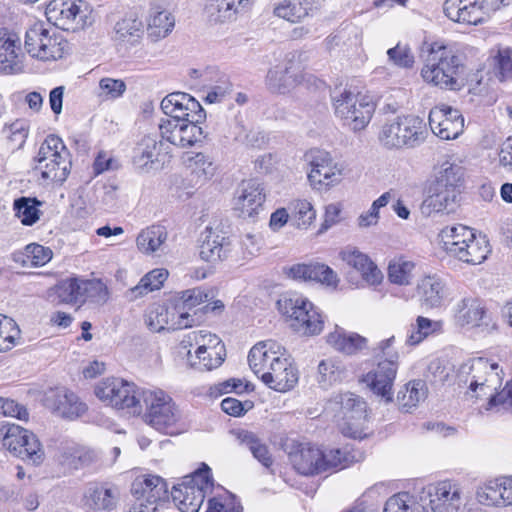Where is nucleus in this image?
Listing matches in <instances>:
<instances>
[{"label":"nucleus","instance_id":"nucleus-41","mask_svg":"<svg viewBox=\"0 0 512 512\" xmlns=\"http://www.w3.org/2000/svg\"><path fill=\"white\" fill-rule=\"evenodd\" d=\"M490 253L489 243L485 237L479 236L470 239L469 242L464 244L463 248L457 250L453 257L458 258L460 261L468 264L482 263Z\"/></svg>","mask_w":512,"mask_h":512},{"label":"nucleus","instance_id":"nucleus-55","mask_svg":"<svg viewBox=\"0 0 512 512\" xmlns=\"http://www.w3.org/2000/svg\"><path fill=\"white\" fill-rule=\"evenodd\" d=\"M20 333L17 323L12 318L0 315V352L15 347L20 340Z\"/></svg>","mask_w":512,"mask_h":512},{"label":"nucleus","instance_id":"nucleus-35","mask_svg":"<svg viewBox=\"0 0 512 512\" xmlns=\"http://www.w3.org/2000/svg\"><path fill=\"white\" fill-rule=\"evenodd\" d=\"M442 248L451 256L457 253V250L464 247V244L474 238L473 230L465 225L457 224L447 226L439 233Z\"/></svg>","mask_w":512,"mask_h":512},{"label":"nucleus","instance_id":"nucleus-24","mask_svg":"<svg viewBox=\"0 0 512 512\" xmlns=\"http://www.w3.org/2000/svg\"><path fill=\"white\" fill-rule=\"evenodd\" d=\"M265 201L264 187L257 179L243 181L236 198L234 209L239 216L251 218L259 213Z\"/></svg>","mask_w":512,"mask_h":512},{"label":"nucleus","instance_id":"nucleus-33","mask_svg":"<svg viewBox=\"0 0 512 512\" xmlns=\"http://www.w3.org/2000/svg\"><path fill=\"white\" fill-rule=\"evenodd\" d=\"M192 76L201 78L203 84L207 82H215L216 85L212 86L206 95V101L209 103H217L224 99V97L231 91V84L226 75L220 73L218 70L208 67L203 71L193 70Z\"/></svg>","mask_w":512,"mask_h":512},{"label":"nucleus","instance_id":"nucleus-3","mask_svg":"<svg viewBox=\"0 0 512 512\" xmlns=\"http://www.w3.org/2000/svg\"><path fill=\"white\" fill-rule=\"evenodd\" d=\"M293 467L303 475H315L323 472H334L349 466L355 457L346 449H326L309 444H301L289 453Z\"/></svg>","mask_w":512,"mask_h":512},{"label":"nucleus","instance_id":"nucleus-18","mask_svg":"<svg viewBox=\"0 0 512 512\" xmlns=\"http://www.w3.org/2000/svg\"><path fill=\"white\" fill-rule=\"evenodd\" d=\"M304 80L300 65L295 61V54H289L282 63L270 68L265 83L269 91L286 94Z\"/></svg>","mask_w":512,"mask_h":512},{"label":"nucleus","instance_id":"nucleus-63","mask_svg":"<svg viewBox=\"0 0 512 512\" xmlns=\"http://www.w3.org/2000/svg\"><path fill=\"white\" fill-rule=\"evenodd\" d=\"M389 62L400 68H411L414 64V56L407 45L397 44L387 50Z\"/></svg>","mask_w":512,"mask_h":512},{"label":"nucleus","instance_id":"nucleus-22","mask_svg":"<svg viewBox=\"0 0 512 512\" xmlns=\"http://www.w3.org/2000/svg\"><path fill=\"white\" fill-rule=\"evenodd\" d=\"M21 39L17 33L0 28V72L15 74L22 70Z\"/></svg>","mask_w":512,"mask_h":512},{"label":"nucleus","instance_id":"nucleus-1","mask_svg":"<svg viewBox=\"0 0 512 512\" xmlns=\"http://www.w3.org/2000/svg\"><path fill=\"white\" fill-rule=\"evenodd\" d=\"M503 371L497 362L487 358H473L462 363L456 374L460 387L466 388V395L475 399H487L502 385Z\"/></svg>","mask_w":512,"mask_h":512},{"label":"nucleus","instance_id":"nucleus-44","mask_svg":"<svg viewBox=\"0 0 512 512\" xmlns=\"http://www.w3.org/2000/svg\"><path fill=\"white\" fill-rule=\"evenodd\" d=\"M416 265L401 256L392 259L388 266V279L397 285H410L415 277Z\"/></svg>","mask_w":512,"mask_h":512},{"label":"nucleus","instance_id":"nucleus-37","mask_svg":"<svg viewBox=\"0 0 512 512\" xmlns=\"http://www.w3.org/2000/svg\"><path fill=\"white\" fill-rule=\"evenodd\" d=\"M327 343L337 351L351 355L364 349L367 340L357 333H347L336 326L335 331L328 334Z\"/></svg>","mask_w":512,"mask_h":512},{"label":"nucleus","instance_id":"nucleus-19","mask_svg":"<svg viewBox=\"0 0 512 512\" xmlns=\"http://www.w3.org/2000/svg\"><path fill=\"white\" fill-rule=\"evenodd\" d=\"M200 123L181 120H163L159 124L162 139L179 148L197 146L206 138Z\"/></svg>","mask_w":512,"mask_h":512},{"label":"nucleus","instance_id":"nucleus-15","mask_svg":"<svg viewBox=\"0 0 512 512\" xmlns=\"http://www.w3.org/2000/svg\"><path fill=\"white\" fill-rule=\"evenodd\" d=\"M2 446L11 454L33 465L44 460V450L35 434L18 425H10L2 438Z\"/></svg>","mask_w":512,"mask_h":512},{"label":"nucleus","instance_id":"nucleus-9","mask_svg":"<svg viewBox=\"0 0 512 512\" xmlns=\"http://www.w3.org/2000/svg\"><path fill=\"white\" fill-rule=\"evenodd\" d=\"M212 487L211 470L204 464L203 468L186 476L181 483L175 485L171 496L181 512H198L203 504L206 493L211 491Z\"/></svg>","mask_w":512,"mask_h":512},{"label":"nucleus","instance_id":"nucleus-57","mask_svg":"<svg viewBox=\"0 0 512 512\" xmlns=\"http://www.w3.org/2000/svg\"><path fill=\"white\" fill-rule=\"evenodd\" d=\"M185 162L188 167L193 169V172L205 180L212 178L217 169L213 161L203 153L188 156Z\"/></svg>","mask_w":512,"mask_h":512},{"label":"nucleus","instance_id":"nucleus-46","mask_svg":"<svg viewBox=\"0 0 512 512\" xmlns=\"http://www.w3.org/2000/svg\"><path fill=\"white\" fill-rule=\"evenodd\" d=\"M118 490L106 485L95 486L89 489L87 504L95 510L112 509L117 500Z\"/></svg>","mask_w":512,"mask_h":512},{"label":"nucleus","instance_id":"nucleus-16","mask_svg":"<svg viewBox=\"0 0 512 512\" xmlns=\"http://www.w3.org/2000/svg\"><path fill=\"white\" fill-rule=\"evenodd\" d=\"M95 395L102 402L117 409H141V391L134 383L122 379H104L96 385Z\"/></svg>","mask_w":512,"mask_h":512},{"label":"nucleus","instance_id":"nucleus-17","mask_svg":"<svg viewBox=\"0 0 512 512\" xmlns=\"http://www.w3.org/2000/svg\"><path fill=\"white\" fill-rule=\"evenodd\" d=\"M145 322L152 332L180 330L196 324L194 315L189 312L176 311L173 305L164 304L152 305L146 313Z\"/></svg>","mask_w":512,"mask_h":512},{"label":"nucleus","instance_id":"nucleus-36","mask_svg":"<svg viewBox=\"0 0 512 512\" xmlns=\"http://www.w3.org/2000/svg\"><path fill=\"white\" fill-rule=\"evenodd\" d=\"M53 256L50 248L37 243H30L23 250L15 251L12 259L22 267H42L47 264Z\"/></svg>","mask_w":512,"mask_h":512},{"label":"nucleus","instance_id":"nucleus-59","mask_svg":"<svg viewBox=\"0 0 512 512\" xmlns=\"http://www.w3.org/2000/svg\"><path fill=\"white\" fill-rule=\"evenodd\" d=\"M494 72L500 81L512 79V50L499 49L494 57Z\"/></svg>","mask_w":512,"mask_h":512},{"label":"nucleus","instance_id":"nucleus-40","mask_svg":"<svg viewBox=\"0 0 512 512\" xmlns=\"http://www.w3.org/2000/svg\"><path fill=\"white\" fill-rule=\"evenodd\" d=\"M167 237L168 233L164 226L152 225L139 233L136 244L142 253L150 255L161 249Z\"/></svg>","mask_w":512,"mask_h":512},{"label":"nucleus","instance_id":"nucleus-14","mask_svg":"<svg viewBox=\"0 0 512 512\" xmlns=\"http://www.w3.org/2000/svg\"><path fill=\"white\" fill-rule=\"evenodd\" d=\"M464 504L462 488L451 480L429 485L419 496V505L423 512H454Z\"/></svg>","mask_w":512,"mask_h":512},{"label":"nucleus","instance_id":"nucleus-7","mask_svg":"<svg viewBox=\"0 0 512 512\" xmlns=\"http://www.w3.org/2000/svg\"><path fill=\"white\" fill-rule=\"evenodd\" d=\"M35 169L44 180L63 183L71 170L70 152L61 138L49 135L40 145L35 157Z\"/></svg>","mask_w":512,"mask_h":512},{"label":"nucleus","instance_id":"nucleus-5","mask_svg":"<svg viewBox=\"0 0 512 512\" xmlns=\"http://www.w3.org/2000/svg\"><path fill=\"white\" fill-rule=\"evenodd\" d=\"M428 136L425 121L415 115L396 116L387 120L379 133V141L386 148H415Z\"/></svg>","mask_w":512,"mask_h":512},{"label":"nucleus","instance_id":"nucleus-60","mask_svg":"<svg viewBox=\"0 0 512 512\" xmlns=\"http://www.w3.org/2000/svg\"><path fill=\"white\" fill-rule=\"evenodd\" d=\"M292 205V214L297 227L301 229L309 227L316 217L312 204L307 200H297Z\"/></svg>","mask_w":512,"mask_h":512},{"label":"nucleus","instance_id":"nucleus-50","mask_svg":"<svg viewBox=\"0 0 512 512\" xmlns=\"http://www.w3.org/2000/svg\"><path fill=\"white\" fill-rule=\"evenodd\" d=\"M41 202L36 198L20 197L14 201L15 215L25 226H32L40 218L39 206Z\"/></svg>","mask_w":512,"mask_h":512},{"label":"nucleus","instance_id":"nucleus-39","mask_svg":"<svg viewBox=\"0 0 512 512\" xmlns=\"http://www.w3.org/2000/svg\"><path fill=\"white\" fill-rule=\"evenodd\" d=\"M419 295L423 304L434 308L442 305L446 298L445 283L436 276H427L418 285Z\"/></svg>","mask_w":512,"mask_h":512},{"label":"nucleus","instance_id":"nucleus-2","mask_svg":"<svg viewBox=\"0 0 512 512\" xmlns=\"http://www.w3.org/2000/svg\"><path fill=\"white\" fill-rule=\"evenodd\" d=\"M461 68V58L452 47L434 42L428 50L421 76L427 83L456 90L460 87L458 76Z\"/></svg>","mask_w":512,"mask_h":512},{"label":"nucleus","instance_id":"nucleus-21","mask_svg":"<svg viewBox=\"0 0 512 512\" xmlns=\"http://www.w3.org/2000/svg\"><path fill=\"white\" fill-rule=\"evenodd\" d=\"M286 355V350L274 340H266L254 345L248 355L249 366L261 380L263 374L270 371L276 361Z\"/></svg>","mask_w":512,"mask_h":512},{"label":"nucleus","instance_id":"nucleus-53","mask_svg":"<svg viewBox=\"0 0 512 512\" xmlns=\"http://www.w3.org/2000/svg\"><path fill=\"white\" fill-rule=\"evenodd\" d=\"M342 168L335 164L333 161L321 166L320 169H315L308 173V179L313 186L317 185H333L338 183L342 177Z\"/></svg>","mask_w":512,"mask_h":512},{"label":"nucleus","instance_id":"nucleus-62","mask_svg":"<svg viewBox=\"0 0 512 512\" xmlns=\"http://www.w3.org/2000/svg\"><path fill=\"white\" fill-rule=\"evenodd\" d=\"M5 133L9 143L11 144V148L20 149L23 147L28 137V125L24 120H17L6 128Z\"/></svg>","mask_w":512,"mask_h":512},{"label":"nucleus","instance_id":"nucleus-11","mask_svg":"<svg viewBox=\"0 0 512 512\" xmlns=\"http://www.w3.org/2000/svg\"><path fill=\"white\" fill-rule=\"evenodd\" d=\"M328 409L336 411L344 421L341 424L343 435L354 439H361L365 435L366 403L362 398L351 392L340 393L329 401Z\"/></svg>","mask_w":512,"mask_h":512},{"label":"nucleus","instance_id":"nucleus-8","mask_svg":"<svg viewBox=\"0 0 512 512\" xmlns=\"http://www.w3.org/2000/svg\"><path fill=\"white\" fill-rule=\"evenodd\" d=\"M395 337L391 336L378 344V356L383 357L377 367L368 372L363 381L378 396H381L386 402L392 400V388L398 369L399 354L393 349Z\"/></svg>","mask_w":512,"mask_h":512},{"label":"nucleus","instance_id":"nucleus-13","mask_svg":"<svg viewBox=\"0 0 512 512\" xmlns=\"http://www.w3.org/2000/svg\"><path fill=\"white\" fill-rule=\"evenodd\" d=\"M47 20L63 30H78L93 22L89 5L82 0H51L46 7Z\"/></svg>","mask_w":512,"mask_h":512},{"label":"nucleus","instance_id":"nucleus-54","mask_svg":"<svg viewBox=\"0 0 512 512\" xmlns=\"http://www.w3.org/2000/svg\"><path fill=\"white\" fill-rule=\"evenodd\" d=\"M190 94L184 92H174L170 93L166 97H164L161 101V109L162 111L171 117L170 120H181L183 121L184 117V108H186V102Z\"/></svg>","mask_w":512,"mask_h":512},{"label":"nucleus","instance_id":"nucleus-52","mask_svg":"<svg viewBox=\"0 0 512 512\" xmlns=\"http://www.w3.org/2000/svg\"><path fill=\"white\" fill-rule=\"evenodd\" d=\"M462 184V168L457 165L450 164L448 167L438 172L432 185L444 190H453L454 194L460 195Z\"/></svg>","mask_w":512,"mask_h":512},{"label":"nucleus","instance_id":"nucleus-30","mask_svg":"<svg viewBox=\"0 0 512 512\" xmlns=\"http://www.w3.org/2000/svg\"><path fill=\"white\" fill-rule=\"evenodd\" d=\"M47 400L54 412L63 418L74 419L86 411L85 404L77 395L65 388L56 389Z\"/></svg>","mask_w":512,"mask_h":512},{"label":"nucleus","instance_id":"nucleus-12","mask_svg":"<svg viewBox=\"0 0 512 512\" xmlns=\"http://www.w3.org/2000/svg\"><path fill=\"white\" fill-rule=\"evenodd\" d=\"M333 106L336 117L353 131L363 130L375 111V104L368 97L348 90L333 97Z\"/></svg>","mask_w":512,"mask_h":512},{"label":"nucleus","instance_id":"nucleus-10","mask_svg":"<svg viewBox=\"0 0 512 512\" xmlns=\"http://www.w3.org/2000/svg\"><path fill=\"white\" fill-rule=\"evenodd\" d=\"M25 48L30 56L43 61L61 59L68 52V42L43 22L34 23L25 33Z\"/></svg>","mask_w":512,"mask_h":512},{"label":"nucleus","instance_id":"nucleus-56","mask_svg":"<svg viewBox=\"0 0 512 512\" xmlns=\"http://www.w3.org/2000/svg\"><path fill=\"white\" fill-rule=\"evenodd\" d=\"M274 13L290 22H297L304 18L308 11L303 0H285L275 8Z\"/></svg>","mask_w":512,"mask_h":512},{"label":"nucleus","instance_id":"nucleus-28","mask_svg":"<svg viewBox=\"0 0 512 512\" xmlns=\"http://www.w3.org/2000/svg\"><path fill=\"white\" fill-rule=\"evenodd\" d=\"M341 259L350 267L361 273L363 279L370 285L379 284L383 275L370 258L355 247H346L340 252Z\"/></svg>","mask_w":512,"mask_h":512},{"label":"nucleus","instance_id":"nucleus-48","mask_svg":"<svg viewBox=\"0 0 512 512\" xmlns=\"http://www.w3.org/2000/svg\"><path fill=\"white\" fill-rule=\"evenodd\" d=\"M479 503L486 506L505 507V497L502 493V478L487 481L476 492Z\"/></svg>","mask_w":512,"mask_h":512},{"label":"nucleus","instance_id":"nucleus-38","mask_svg":"<svg viewBox=\"0 0 512 512\" xmlns=\"http://www.w3.org/2000/svg\"><path fill=\"white\" fill-rule=\"evenodd\" d=\"M226 357L225 346L210 347V350L196 348L195 356H191V351H188V360L190 366L199 371H211L217 369L222 365Z\"/></svg>","mask_w":512,"mask_h":512},{"label":"nucleus","instance_id":"nucleus-23","mask_svg":"<svg viewBox=\"0 0 512 512\" xmlns=\"http://www.w3.org/2000/svg\"><path fill=\"white\" fill-rule=\"evenodd\" d=\"M485 0H445L444 14L460 24L478 25L484 21Z\"/></svg>","mask_w":512,"mask_h":512},{"label":"nucleus","instance_id":"nucleus-20","mask_svg":"<svg viewBox=\"0 0 512 512\" xmlns=\"http://www.w3.org/2000/svg\"><path fill=\"white\" fill-rule=\"evenodd\" d=\"M429 125L437 137L452 140L462 134L464 118L457 109L441 104L430 110Z\"/></svg>","mask_w":512,"mask_h":512},{"label":"nucleus","instance_id":"nucleus-29","mask_svg":"<svg viewBox=\"0 0 512 512\" xmlns=\"http://www.w3.org/2000/svg\"><path fill=\"white\" fill-rule=\"evenodd\" d=\"M454 319L459 326L478 327L486 318V308L477 297H464L454 306Z\"/></svg>","mask_w":512,"mask_h":512},{"label":"nucleus","instance_id":"nucleus-42","mask_svg":"<svg viewBox=\"0 0 512 512\" xmlns=\"http://www.w3.org/2000/svg\"><path fill=\"white\" fill-rule=\"evenodd\" d=\"M427 397V386L422 380H413L407 383L403 389L398 392L397 400L401 410L410 412L421 401Z\"/></svg>","mask_w":512,"mask_h":512},{"label":"nucleus","instance_id":"nucleus-49","mask_svg":"<svg viewBox=\"0 0 512 512\" xmlns=\"http://www.w3.org/2000/svg\"><path fill=\"white\" fill-rule=\"evenodd\" d=\"M209 298V292L201 287H195L178 293L173 300V306L176 311L188 312L196 306L207 302Z\"/></svg>","mask_w":512,"mask_h":512},{"label":"nucleus","instance_id":"nucleus-27","mask_svg":"<svg viewBox=\"0 0 512 512\" xmlns=\"http://www.w3.org/2000/svg\"><path fill=\"white\" fill-rule=\"evenodd\" d=\"M251 4L252 0H207L204 12L210 23H224L248 11Z\"/></svg>","mask_w":512,"mask_h":512},{"label":"nucleus","instance_id":"nucleus-34","mask_svg":"<svg viewBox=\"0 0 512 512\" xmlns=\"http://www.w3.org/2000/svg\"><path fill=\"white\" fill-rule=\"evenodd\" d=\"M429 196L424 200L422 205L423 213L430 215L431 213L452 212L457 206L459 195L454 194L453 190L440 189L431 185Z\"/></svg>","mask_w":512,"mask_h":512},{"label":"nucleus","instance_id":"nucleus-25","mask_svg":"<svg viewBox=\"0 0 512 512\" xmlns=\"http://www.w3.org/2000/svg\"><path fill=\"white\" fill-rule=\"evenodd\" d=\"M231 252L232 244L230 239L215 232L212 228L206 227L200 239V258L205 262L215 264L228 259L231 256Z\"/></svg>","mask_w":512,"mask_h":512},{"label":"nucleus","instance_id":"nucleus-51","mask_svg":"<svg viewBox=\"0 0 512 512\" xmlns=\"http://www.w3.org/2000/svg\"><path fill=\"white\" fill-rule=\"evenodd\" d=\"M84 279L69 278L61 281L56 288L57 296L62 303L66 304H82Z\"/></svg>","mask_w":512,"mask_h":512},{"label":"nucleus","instance_id":"nucleus-32","mask_svg":"<svg viewBox=\"0 0 512 512\" xmlns=\"http://www.w3.org/2000/svg\"><path fill=\"white\" fill-rule=\"evenodd\" d=\"M166 483L156 475L137 477L131 486V493L136 497L137 502L155 503L166 493Z\"/></svg>","mask_w":512,"mask_h":512},{"label":"nucleus","instance_id":"nucleus-31","mask_svg":"<svg viewBox=\"0 0 512 512\" xmlns=\"http://www.w3.org/2000/svg\"><path fill=\"white\" fill-rule=\"evenodd\" d=\"M161 142L156 136H144L133 149L132 161L134 167L141 173H148L158 161Z\"/></svg>","mask_w":512,"mask_h":512},{"label":"nucleus","instance_id":"nucleus-61","mask_svg":"<svg viewBox=\"0 0 512 512\" xmlns=\"http://www.w3.org/2000/svg\"><path fill=\"white\" fill-rule=\"evenodd\" d=\"M82 290L84 302L89 300L93 303L102 304L108 299V289L100 280H84Z\"/></svg>","mask_w":512,"mask_h":512},{"label":"nucleus","instance_id":"nucleus-43","mask_svg":"<svg viewBox=\"0 0 512 512\" xmlns=\"http://www.w3.org/2000/svg\"><path fill=\"white\" fill-rule=\"evenodd\" d=\"M236 436L240 445L248 449L263 466L269 468L272 465L273 460L268 447L253 432L239 430Z\"/></svg>","mask_w":512,"mask_h":512},{"label":"nucleus","instance_id":"nucleus-47","mask_svg":"<svg viewBox=\"0 0 512 512\" xmlns=\"http://www.w3.org/2000/svg\"><path fill=\"white\" fill-rule=\"evenodd\" d=\"M175 19L172 14L166 10L152 8L148 18V31L151 36L156 38L166 37L173 29Z\"/></svg>","mask_w":512,"mask_h":512},{"label":"nucleus","instance_id":"nucleus-58","mask_svg":"<svg viewBox=\"0 0 512 512\" xmlns=\"http://www.w3.org/2000/svg\"><path fill=\"white\" fill-rule=\"evenodd\" d=\"M183 343H188L190 346L196 345L201 350H210V347L225 346L222 340L216 335L205 330L191 331L183 340Z\"/></svg>","mask_w":512,"mask_h":512},{"label":"nucleus","instance_id":"nucleus-6","mask_svg":"<svg viewBox=\"0 0 512 512\" xmlns=\"http://www.w3.org/2000/svg\"><path fill=\"white\" fill-rule=\"evenodd\" d=\"M141 400L145 406V420L156 430L173 434L181 419V413L173 399L165 391L142 389Z\"/></svg>","mask_w":512,"mask_h":512},{"label":"nucleus","instance_id":"nucleus-64","mask_svg":"<svg viewBox=\"0 0 512 512\" xmlns=\"http://www.w3.org/2000/svg\"><path fill=\"white\" fill-rule=\"evenodd\" d=\"M413 497L406 492L391 496L385 503L383 512H414Z\"/></svg>","mask_w":512,"mask_h":512},{"label":"nucleus","instance_id":"nucleus-45","mask_svg":"<svg viewBox=\"0 0 512 512\" xmlns=\"http://www.w3.org/2000/svg\"><path fill=\"white\" fill-rule=\"evenodd\" d=\"M345 373L341 362L328 358L322 360L318 365L317 381L322 388L328 389L332 385L341 382L345 377Z\"/></svg>","mask_w":512,"mask_h":512},{"label":"nucleus","instance_id":"nucleus-26","mask_svg":"<svg viewBox=\"0 0 512 512\" xmlns=\"http://www.w3.org/2000/svg\"><path fill=\"white\" fill-rule=\"evenodd\" d=\"M261 381L275 391L286 392L297 384L298 372L285 355L280 361H276L270 371L263 374Z\"/></svg>","mask_w":512,"mask_h":512},{"label":"nucleus","instance_id":"nucleus-4","mask_svg":"<svg viewBox=\"0 0 512 512\" xmlns=\"http://www.w3.org/2000/svg\"><path fill=\"white\" fill-rule=\"evenodd\" d=\"M278 311L291 327L304 335H318L323 330V318L313 303L296 292H287L277 301Z\"/></svg>","mask_w":512,"mask_h":512}]
</instances>
